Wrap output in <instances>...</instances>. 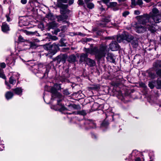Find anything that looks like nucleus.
<instances>
[{"label": "nucleus", "instance_id": "nucleus-1", "mask_svg": "<svg viewBox=\"0 0 161 161\" xmlns=\"http://www.w3.org/2000/svg\"><path fill=\"white\" fill-rule=\"evenodd\" d=\"M107 46H101L98 48L97 47L93 48H85V51L86 53H82L80 57L79 62L82 63L84 61L86 62L88 58V53L91 54H94L96 58L100 60L103 57L105 56L107 52Z\"/></svg>", "mask_w": 161, "mask_h": 161}, {"label": "nucleus", "instance_id": "nucleus-2", "mask_svg": "<svg viewBox=\"0 0 161 161\" xmlns=\"http://www.w3.org/2000/svg\"><path fill=\"white\" fill-rule=\"evenodd\" d=\"M150 16L147 14H144L142 15L138 16V21L140 24L143 25H149L153 27H157V29H158V27L154 23V21L152 20Z\"/></svg>", "mask_w": 161, "mask_h": 161}, {"label": "nucleus", "instance_id": "nucleus-3", "mask_svg": "<svg viewBox=\"0 0 161 161\" xmlns=\"http://www.w3.org/2000/svg\"><path fill=\"white\" fill-rule=\"evenodd\" d=\"M147 30L152 33H154L158 29L157 27H153L148 24L147 25H137L136 28V32L139 33H143L147 31Z\"/></svg>", "mask_w": 161, "mask_h": 161}, {"label": "nucleus", "instance_id": "nucleus-4", "mask_svg": "<svg viewBox=\"0 0 161 161\" xmlns=\"http://www.w3.org/2000/svg\"><path fill=\"white\" fill-rule=\"evenodd\" d=\"M61 89L60 84H55L53 87H49V89L52 93V98L54 99L58 97L61 98L62 95L59 92H57V90H60Z\"/></svg>", "mask_w": 161, "mask_h": 161}, {"label": "nucleus", "instance_id": "nucleus-5", "mask_svg": "<svg viewBox=\"0 0 161 161\" xmlns=\"http://www.w3.org/2000/svg\"><path fill=\"white\" fill-rule=\"evenodd\" d=\"M158 12L157 8H154L152 10V13H151L149 14L154 23H157L161 22V15L158 14Z\"/></svg>", "mask_w": 161, "mask_h": 161}, {"label": "nucleus", "instance_id": "nucleus-6", "mask_svg": "<svg viewBox=\"0 0 161 161\" xmlns=\"http://www.w3.org/2000/svg\"><path fill=\"white\" fill-rule=\"evenodd\" d=\"M29 63H27L26 64L29 65L32 69V70L33 72L37 77L40 76V67L39 64H35L33 62L29 61Z\"/></svg>", "mask_w": 161, "mask_h": 161}, {"label": "nucleus", "instance_id": "nucleus-7", "mask_svg": "<svg viewBox=\"0 0 161 161\" xmlns=\"http://www.w3.org/2000/svg\"><path fill=\"white\" fill-rule=\"evenodd\" d=\"M59 44H56L55 43H53L51 45L49 52L52 55L55 54L58 50L59 49Z\"/></svg>", "mask_w": 161, "mask_h": 161}, {"label": "nucleus", "instance_id": "nucleus-8", "mask_svg": "<svg viewBox=\"0 0 161 161\" xmlns=\"http://www.w3.org/2000/svg\"><path fill=\"white\" fill-rule=\"evenodd\" d=\"M111 50L112 51H117L119 49V46L115 41H112L109 45Z\"/></svg>", "mask_w": 161, "mask_h": 161}, {"label": "nucleus", "instance_id": "nucleus-9", "mask_svg": "<svg viewBox=\"0 0 161 161\" xmlns=\"http://www.w3.org/2000/svg\"><path fill=\"white\" fill-rule=\"evenodd\" d=\"M66 58L67 56L65 54L57 56V63L58 64H59L60 63H62L63 64L64 63Z\"/></svg>", "mask_w": 161, "mask_h": 161}, {"label": "nucleus", "instance_id": "nucleus-10", "mask_svg": "<svg viewBox=\"0 0 161 161\" xmlns=\"http://www.w3.org/2000/svg\"><path fill=\"white\" fill-rule=\"evenodd\" d=\"M107 56L106 58L108 61L112 63L115 62V57L113 54L108 53Z\"/></svg>", "mask_w": 161, "mask_h": 161}, {"label": "nucleus", "instance_id": "nucleus-11", "mask_svg": "<svg viewBox=\"0 0 161 161\" xmlns=\"http://www.w3.org/2000/svg\"><path fill=\"white\" fill-rule=\"evenodd\" d=\"M19 75L17 74V75H13L10 77L9 79V82L10 84L14 85L16 82V79L19 78Z\"/></svg>", "mask_w": 161, "mask_h": 161}, {"label": "nucleus", "instance_id": "nucleus-12", "mask_svg": "<svg viewBox=\"0 0 161 161\" xmlns=\"http://www.w3.org/2000/svg\"><path fill=\"white\" fill-rule=\"evenodd\" d=\"M159 68H161V61L158 60L153 63V68L155 71L159 69Z\"/></svg>", "mask_w": 161, "mask_h": 161}, {"label": "nucleus", "instance_id": "nucleus-13", "mask_svg": "<svg viewBox=\"0 0 161 161\" xmlns=\"http://www.w3.org/2000/svg\"><path fill=\"white\" fill-rule=\"evenodd\" d=\"M1 28L2 31L4 32H6L9 30L8 25L5 22L2 23Z\"/></svg>", "mask_w": 161, "mask_h": 161}, {"label": "nucleus", "instance_id": "nucleus-14", "mask_svg": "<svg viewBox=\"0 0 161 161\" xmlns=\"http://www.w3.org/2000/svg\"><path fill=\"white\" fill-rule=\"evenodd\" d=\"M12 90L16 95L20 96L22 95V89L21 87H17L12 89Z\"/></svg>", "mask_w": 161, "mask_h": 161}, {"label": "nucleus", "instance_id": "nucleus-15", "mask_svg": "<svg viewBox=\"0 0 161 161\" xmlns=\"http://www.w3.org/2000/svg\"><path fill=\"white\" fill-rule=\"evenodd\" d=\"M56 18L57 19V21L58 22L61 21H64L65 19H67L68 18V16L66 15L63 14L57 16Z\"/></svg>", "mask_w": 161, "mask_h": 161}, {"label": "nucleus", "instance_id": "nucleus-16", "mask_svg": "<svg viewBox=\"0 0 161 161\" xmlns=\"http://www.w3.org/2000/svg\"><path fill=\"white\" fill-rule=\"evenodd\" d=\"M86 63V64L90 67L94 66L96 64L94 60L89 58L87 59V61Z\"/></svg>", "mask_w": 161, "mask_h": 161}, {"label": "nucleus", "instance_id": "nucleus-17", "mask_svg": "<svg viewBox=\"0 0 161 161\" xmlns=\"http://www.w3.org/2000/svg\"><path fill=\"white\" fill-rule=\"evenodd\" d=\"M85 123L89 125L91 128H94L96 127V124L92 120L87 119L86 120Z\"/></svg>", "mask_w": 161, "mask_h": 161}, {"label": "nucleus", "instance_id": "nucleus-18", "mask_svg": "<svg viewBox=\"0 0 161 161\" xmlns=\"http://www.w3.org/2000/svg\"><path fill=\"white\" fill-rule=\"evenodd\" d=\"M110 20L109 18H105L103 19L101 23H100L99 25L101 27H104L105 26L106 23L109 22Z\"/></svg>", "mask_w": 161, "mask_h": 161}, {"label": "nucleus", "instance_id": "nucleus-19", "mask_svg": "<svg viewBox=\"0 0 161 161\" xmlns=\"http://www.w3.org/2000/svg\"><path fill=\"white\" fill-rule=\"evenodd\" d=\"M124 35L125 41H126L128 42H130L133 38V36L128 34L127 33L125 34Z\"/></svg>", "mask_w": 161, "mask_h": 161}, {"label": "nucleus", "instance_id": "nucleus-20", "mask_svg": "<svg viewBox=\"0 0 161 161\" xmlns=\"http://www.w3.org/2000/svg\"><path fill=\"white\" fill-rule=\"evenodd\" d=\"M14 95V94L13 92L10 91H8L6 93L5 97L7 99L9 100L13 97Z\"/></svg>", "mask_w": 161, "mask_h": 161}, {"label": "nucleus", "instance_id": "nucleus-21", "mask_svg": "<svg viewBox=\"0 0 161 161\" xmlns=\"http://www.w3.org/2000/svg\"><path fill=\"white\" fill-rule=\"evenodd\" d=\"M76 56L74 55H71L69 57L68 61L70 63L74 62L76 61Z\"/></svg>", "mask_w": 161, "mask_h": 161}, {"label": "nucleus", "instance_id": "nucleus-22", "mask_svg": "<svg viewBox=\"0 0 161 161\" xmlns=\"http://www.w3.org/2000/svg\"><path fill=\"white\" fill-rule=\"evenodd\" d=\"M117 40L118 42H119L125 41L124 34L118 35L117 37Z\"/></svg>", "mask_w": 161, "mask_h": 161}, {"label": "nucleus", "instance_id": "nucleus-23", "mask_svg": "<svg viewBox=\"0 0 161 161\" xmlns=\"http://www.w3.org/2000/svg\"><path fill=\"white\" fill-rule=\"evenodd\" d=\"M87 112L85 110H82L81 111H77L75 113V114H80L83 116L86 115Z\"/></svg>", "mask_w": 161, "mask_h": 161}, {"label": "nucleus", "instance_id": "nucleus-24", "mask_svg": "<svg viewBox=\"0 0 161 161\" xmlns=\"http://www.w3.org/2000/svg\"><path fill=\"white\" fill-rule=\"evenodd\" d=\"M50 46L51 45H50L49 43H47L42 45H41V46H42L45 50H49V51L50 49Z\"/></svg>", "mask_w": 161, "mask_h": 161}, {"label": "nucleus", "instance_id": "nucleus-25", "mask_svg": "<svg viewBox=\"0 0 161 161\" xmlns=\"http://www.w3.org/2000/svg\"><path fill=\"white\" fill-rule=\"evenodd\" d=\"M58 6L61 8V9H65L68 7V5L58 3Z\"/></svg>", "mask_w": 161, "mask_h": 161}, {"label": "nucleus", "instance_id": "nucleus-26", "mask_svg": "<svg viewBox=\"0 0 161 161\" xmlns=\"http://www.w3.org/2000/svg\"><path fill=\"white\" fill-rule=\"evenodd\" d=\"M157 86L156 87L157 89H161V79H158L157 80Z\"/></svg>", "mask_w": 161, "mask_h": 161}, {"label": "nucleus", "instance_id": "nucleus-27", "mask_svg": "<svg viewBox=\"0 0 161 161\" xmlns=\"http://www.w3.org/2000/svg\"><path fill=\"white\" fill-rule=\"evenodd\" d=\"M57 26V24L55 22H52L50 23L49 27L51 28L54 29Z\"/></svg>", "mask_w": 161, "mask_h": 161}, {"label": "nucleus", "instance_id": "nucleus-28", "mask_svg": "<svg viewBox=\"0 0 161 161\" xmlns=\"http://www.w3.org/2000/svg\"><path fill=\"white\" fill-rule=\"evenodd\" d=\"M100 88L99 85H94L92 86L91 87H90V89L92 90H97Z\"/></svg>", "mask_w": 161, "mask_h": 161}, {"label": "nucleus", "instance_id": "nucleus-29", "mask_svg": "<svg viewBox=\"0 0 161 161\" xmlns=\"http://www.w3.org/2000/svg\"><path fill=\"white\" fill-rule=\"evenodd\" d=\"M69 107H71L72 108H73L74 109H80V107L79 105H76V104H72L69 105Z\"/></svg>", "mask_w": 161, "mask_h": 161}, {"label": "nucleus", "instance_id": "nucleus-30", "mask_svg": "<svg viewBox=\"0 0 161 161\" xmlns=\"http://www.w3.org/2000/svg\"><path fill=\"white\" fill-rule=\"evenodd\" d=\"M131 44L133 47L134 48H136L138 46L137 41L133 40L131 42Z\"/></svg>", "mask_w": 161, "mask_h": 161}, {"label": "nucleus", "instance_id": "nucleus-31", "mask_svg": "<svg viewBox=\"0 0 161 161\" xmlns=\"http://www.w3.org/2000/svg\"><path fill=\"white\" fill-rule=\"evenodd\" d=\"M86 5L87 7L90 9H92L94 7V5L92 3H88Z\"/></svg>", "mask_w": 161, "mask_h": 161}, {"label": "nucleus", "instance_id": "nucleus-32", "mask_svg": "<svg viewBox=\"0 0 161 161\" xmlns=\"http://www.w3.org/2000/svg\"><path fill=\"white\" fill-rule=\"evenodd\" d=\"M0 77L3 79L6 78V76L4 74L3 70L0 68Z\"/></svg>", "mask_w": 161, "mask_h": 161}, {"label": "nucleus", "instance_id": "nucleus-33", "mask_svg": "<svg viewBox=\"0 0 161 161\" xmlns=\"http://www.w3.org/2000/svg\"><path fill=\"white\" fill-rule=\"evenodd\" d=\"M59 110L63 112L64 111L67 110V109L63 105H60V107L59 108Z\"/></svg>", "mask_w": 161, "mask_h": 161}, {"label": "nucleus", "instance_id": "nucleus-34", "mask_svg": "<svg viewBox=\"0 0 161 161\" xmlns=\"http://www.w3.org/2000/svg\"><path fill=\"white\" fill-rule=\"evenodd\" d=\"M149 76L151 78L154 79L156 77V75L152 72H149L148 73Z\"/></svg>", "mask_w": 161, "mask_h": 161}, {"label": "nucleus", "instance_id": "nucleus-35", "mask_svg": "<svg viewBox=\"0 0 161 161\" xmlns=\"http://www.w3.org/2000/svg\"><path fill=\"white\" fill-rule=\"evenodd\" d=\"M78 4L79 5H83L84 8H86V6L84 4L83 0H78Z\"/></svg>", "mask_w": 161, "mask_h": 161}, {"label": "nucleus", "instance_id": "nucleus-36", "mask_svg": "<svg viewBox=\"0 0 161 161\" xmlns=\"http://www.w3.org/2000/svg\"><path fill=\"white\" fill-rule=\"evenodd\" d=\"M156 73L158 76L161 77V69H159L155 70Z\"/></svg>", "mask_w": 161, "mask_h": 161}, {"label": "nucleus", "instance_id": "nucleus-37", "mask_svg": "<svg viewBox=\"0 0 161 161\" xmlns=\"http://www.w3.org/2000/svg\"><path fill=\"white\" fill-rule=\"evenodd\" d=\"M108 125V122L104 120L101 124L102 126L106 127Z\"/></svg>", "mask_w": 161, "mask_h": 161}, {"label": "nucleus", "instance_id": "nucleus-38", "mask_svg": "<svg viewBox=\"0 0 161 161\" xmlns=\"http://www.w3.org/2000/svg\"><path fill=\"white\" fill-rule=\"evenodd\" d=\"M154 82H150L149 83L148 86L151 89H153L154 87Z\"/></svg>", "mask_w": 161, "mask_h": 161}, {"label": "nucleus", "instance_id": "nucleus-39", "mask_svg": "<svg viewBox=\"0 0 161 161\" xmlns=\"http://www.w3.org/2000/svg\"><path fill=\"white\" fill-rule=\"evenodd\" d=\"M50 38L53 40L55 41L58 39V37L56 36L50 35L49 36Z\"/></svg>", "mask_w": 161, "mask_h": 161}, {"label": "nucleus", "instance_id": "nucleus-40", "mask_svg": "<svg viewBox=\"0 0 161 161\" xmlns=\"http://www.w3.org/2000/svg\"><path fill=\"white\" fill-rule=\"evenodd\" d=\"M130 13L128 11H125L123 13L122 16L123 17H126L127 15H128Z\"/></svg>", "mask_w": 161, "mask_h": 161}, {"label": "nucleus", "instance_id": "nucleus-41", "mask_svg": "<svg viewBox=\"0 0 161 161\" xmlns=\"http://www.w3.org/2000/svg\"><path fill=\"white\" fill-rule=\"evenodd\" d=\"M37 46V45L35 43L31 42L30 44V47L33 48H35Z\"/></svg>", "mask_w": 161, "mask_h": 161}, {"label": "nucleus", "instance_id": "nucleus-42", "mask_svg": "<svg viewBox=\"0 0 161 161\" xmlns=\"http://www.w3.org/2000/svg\"><path fill=\"white\" fill-rule=\"evenodd\" d=\"M117 4V3L115 2H111L110 3V5L111 6H115Z\"/></svg>", "mask_w": 161, "mask_h": 161}, {"label": "nucleus", "instance_id": "nucleus-43", "mask_svg": "<svg viewBox=\"0 0 161 161\" xmlns=\"http://www.w3.org/2000/svg\"><path fill=\"white\" fill-rule=\"evenodd\" d=\"M143 4L142 0H137L136 4L139 5H142Z\"/></svg>", "mask_w": 161, "mask_h": 161}, {"label": "nucleus", "instance_id": "nucleus-44", "mask_svg": "<svg viewBox=\"0 0 161 161\" xmlns=\"http://www.w3.org/2000/svg\"><path fill=\"white\" fill-rule=\"evenodd\" d=\"M61 30L62 31H64L67 29V26L66 25H63L60 27Z\"/></svg>", "mask_w": 161, "mask_h": 161}, {"label": "nucleus", "instance_id": "nucleus-45", "mask_svg": "<svg viewBox=\"0 0 161 161\" xmlns=\"http://www.w3.org/2000/svg\"><path fill=\"white\" fill-rule=\"evenodd\" d=\"M64 94L65 95H68L70 93L67 90H65L64 91Z\"/></svg>", "mask_w": 161, "mask_h": 161}, {"label": "nucleus", "instance_id": "nucleus-46", "mask_svg": "<svg viewBox=\"0 0 161 161\" xmlns=\"http://www.w3.org/2000/svg\"><path fill=\"white\" fill-rule=\"evenodd\" d=\"M0 66L3 68H4L6 67V64L4 63H2L0 64Z\"/></svg>", "mask_w": 161, "mask_h": 161}, {"label": "nucleus", "instance_id": "nucleus-47", "mask_svg": "<svg viewBox=\"0 0 161 161\" xmlns=\"http://www.w3.org/2000/svg\"><path fill=\"white\" fill-rule=\"evenodd\" d=\"M134 13L136 15H139L140 14V11L139 10H135Z\"/></svg>", "mask_w": 161, "mask_h": 161}, {"label": "nucleus", "instance_id": "nucleus-48", "mask_svg": "<svg viewBox=\"0 0 161 161\" xmlns=\"http://www.w3.org/2000/svg\"><path fill=\"white\" fill-rule=\"evenodd\" d=\"M52 15L50 14L47 15V17L48 19H52Z\"/></svg>", "mask_w": 161, "mask_h": 161}, {"label": "nucleus", "instance_id": "nucleus-49", "mask_svg": "<svg viewBox=\"0 0 161 161\" xmlns=\"http://www.w3.org/2000/svg\"><path fill=\"white\" fill-rule=\"evenodd\" d=\"M7 18V21L8 22H9L11 20L10 18L9 17L8 15H6V16Z\"/></svg>", "mask_w": 161, "mask_h": 161}, {"label": "nucleus", "instance_id": "nucleus-50", "mask_svg": "<svg viewBox=\"0 0 161 161\" xmlns=\"http://www.w3.org/2000/svg\"><path fill=\"white\" fill-rule=\"evenodd\" d=\"M21 3L23 4H25L27 3V0H21Z\"/></svg>", "mask_w": 161, "mask_h": 161}, {"label": "nucleus", "instance_id": "nucleus-51", "mask_svg": "<svg viewBox=\"0 0 161 161\" xmlns=\"http://www.w3.org/2000/svg\"><path fill=\"white\" fill-rule=\"evenodd\" d=\"M74 2V0H69V5L73 4Z\"/></svg>", "mask_w": 161, "mask_h": 161}, {"label": "nucleus", "instance_id": "nucleus-52", "mask_svg": "<svg viewBox=\"0 0 161 161\" xmlns=\"http://www.w3.org/2000/svg\"><path fill=\"white\" fill-rule=\"evenodd\" d=\"M58 1L64 3H66L67 2V0H58Z\"/></svg>", "mask_w": 161, "mask_h": 161}, {"label": "nucleus", "instance_id": "nucleus-53", "mask_svg": "<svg viewBox=\"0 0 161 161\" xmlns=\"http://www.w3.org/2000/svg\"><path fill=\"white\" fill-rule=\"evenodd\" d=\"M103 1L105 3L107 4L109 2L110 0H103Z\"/></svg>", "mask_w": 161, "mask_h": 161}, {"label": "nucleus", "instance_id": "nucleus-54", "mask_svg": "<svg viewBox=\"0 0 161 161\" xmlns=\"http://www.w3.org/2000/svg\"><path fill=\"white\" fill-rule=\"evenodd\" d=\"M91 0H84L85 3L87 5L88 3H90V2Z\"/></svg>", "mask_w": 161, "mask_h": 161}, {"label": "nucleus", "instance_id": "nucleus-55", "mask_svg": "<svg viewBox=\"0 0 161 161\" xmlns=\"http://www.w3.org/2000/svg\"><path fill=\"white\" fill-rule=\"evenodd\" d=\"M61 45H59V46H60L61 47L66 46L65 44V43H63L61 41Z\"/></svg>", "mask_w": 161, "mask_h": 161}, {"label": "nucleus", "instance_id": "nucleus-56", "mask_svg": "<svg viewBox=\"0 0 161 161\" xmlns=\"http://www.w3.org/2000/svg\"><path fill=\"white\" fill-rule=\"evenodd\" d=\"M131 3L132 5H136L135 0H131Z\"/></svg>", "mask_w": 161, "mask_h": 161}, {"label": "nucleus", "instance_id": "nucleus-57", "mask_svg": "<svg viewBox=\"0 0 161 161\" xmlns=\"http://www.w3.org/2000/svg\"><path fill=\"white\" fill-rule=\"evenodd\" d=\"M135 161H141V160L140 158L138 157L135 159Z\"/></svg>", "mask_w": 161, "mask_h": 161}, {"label": "nucleus", "instance_id": "nucleus-58", "mask_svg": "<svg viewBox=\"0 0 161 161\" xmlns=\"http://www.w3.org/2000/svg\"><path fill=\"white\" fill-rule=\"evenodd\" d=\"M5 84L7 85L9 87V89L11 88V86L8 83V82H7L6 81L5 82Z\"/></svg>", "mask_w": 161, "mask_h": 161}, {"label": "nucleus", "instance_id": "nucleus-59", "mask_svg": "<svg viewBox=\"0 0 161 161\" xmlns=\"http://www.w3.org/2000/svg\"><path fill=\"white\" fill-rule=\"evenodd\" d=\"M100 10L101 11H104L105 10L104 8L103 7V6H102L100 8Z\"/></svg>", "mask_w": 161, "mask_h": 161}, {"label": "nucleus", "instance_id": "nucleus-60", "mask_svg": "<svg viewBox=\"0 0 161 161\" xmlns=\"http://www.w3.org/2000/svg\"><path fill=\"white\" fill-rule=\"evenodd\" d=\"M92 138H96V136L95 134H92Z\"/></svg>", "mask_w": 161, "mask_h": 161}, {"label": "nucleus", "instance_id": "nucleus-61", "mask_svg": "<svg viewBox=\"0 0 161 161\" xmlns=\"http://www.w3.org/2000/svg\"><path fill=\"white\" fill-rule=\"evenodd\" d=\"M63 9H61L60 10V13L62 14H63L64 13V10H62Z\"/></svg>", "mask_w": 161, "mask_h": 161}, {"label": "nucleus", "instance_id": "nucleus-62", "mask_svg": "<svg viewBox=\"0 0 161 161\" xmlns=\"http://www.w3.org/2000/svg\"><path fill=\"white\" fill-rule=\"evenodd\" d=\"M75 113H76V112H74L72 113H68V114H75Z\"/></svg>", "mask_w": 161, "mask_h": 161}, {"label": "nucleus", "instance_id": "nucleus-63", "mask_svg": "<svg viewBox=\"0 0 161 161\" xmlns=\"http://www.w3.org/2000/svg\"><path fill=\"white\" fill-rule=\"evenodd\" d=\"M61 100L60 99H59V100H58L57 101H58V105L59 106L60 105V104H59V103L60 102Z\"/></svg>", "mask_w": 161, "mask_h": 161}, {"label": "nucleus", "instance_id": "nucleus-64", "mask_svg": "<svg viewBox=\"0 0 161 161\" xmlns=\"http://www.w3.org/2000/svg\"><path fill=\"white\" fill-rule=\"evenodd\" d=\"M119 2H124L126 0H118Z\"/></svg>", "mask_w": 161, "mask_h": 161}]
</instances>
